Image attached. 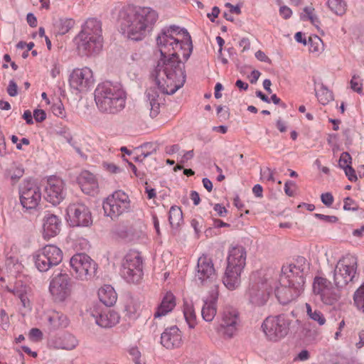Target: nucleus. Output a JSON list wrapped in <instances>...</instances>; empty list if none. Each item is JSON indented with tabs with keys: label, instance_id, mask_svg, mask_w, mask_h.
<instances>
[{
	"label": "nucleus",
	"instance_id": "f257e3e1",
	"mask_svg": "<svg viewBox=\"0 0 364 364\" xmlns=\"http://www.w3.org/2000/svg\"><path fill=\"white\" fill-rule=\"evenodd\" d=\"M181 31L179 26L173 25L162 28L156 37L161 56L168 59H161L151 72V77L161 94L155 87H149L146 91V103L152 118L160 112V107L164 101L162 95H173L182 86L180 82L182 68L178 55L182 50V41L175 37Z\"/></svg>",
	"mask_w": 364,
	"mask_h": 364
},
{
	"label": "nucleus",
	"instance_id": "f03ea898",
	"mask_svg": "<svg viewBox=\"0 0 364 364\" xmlns=\"http://www.w3.org/2000/svg\"><path fill=\"white\" fill-rule=\"evenodd\" d=\"M158 13L150 7L128 9L120 13L119 29L131 40H143L157 21Z\"/></svg>",
	"mask_w": 364,
	"mask_h": 364
},
{
	"label": "nucleus",
	"instance_id": "7ed1b4c3",
	"mask_svg": "<svg viewBox=\"0 0 364 364\" xmlns=\"http://www.w3.org/2000/svg\"><path fill=\"white\" fill-rule=\"evenodd\" d=\"M277 280V279H274ZM277 281H276V284ZM305 277L304 270L296 264L283 267L279 286H275V295L283 305L296 300L304 291Z\"/></svg>",
	"mask_w": 364,
	"mask_h": 364
},
{
	"label": "nucleus",
	"instance_id": "20e7f679",
	"mask_svg": "<svg viewBox=\"0 0 364 364\" xmlns=\"http://www.w3.org/2000/svg\"><path fill=\"white\" fill-rule=\"evenodd\" d=\"M127 95L119 82L105 81L95 90V102L98 110L105 114H115L125 107Z\"/></svg>",
	"mask_w": 364,
	"mask_h": 364
},
{
	"label": "nucleus",
	"instance_id": "39448f33",
	"mask_svg": "<svg viewBox=\"0 0 364 364\" xmlns=\"http://www.w3.org/2000/svg\"><path fill=\"white\" fill-rule=\"evenodd\" d=\"M246 257L245 249L242 246L233 247L230 250L223 279L224 285L229 290H234L240 285V276L246 264Z\"/></svg>",
	"mask_w": 364,
	"mask_h": 364
},
{
	"label": "nucleus",
	"instance_id": "423d86ee",
	"mask_svg": "<svg viewBox=\"0 0 364 364\" xmlns=\"http://www.w3.org/2000/svg\"><path fill=\"white\" fill-rule=\"evenodd\" d=\"M120 275L128 283L136 284L142 279L143 259L137 251L127 252L121 262Z\"/></svg>",
	"mask_w": 364,
	"mask_h": 364
},
{
	"label": "nucleus",
	"instance_id": "0eeeda50",
	"mask_svg": "<svg viewBox=\"0 0 364 364\" xmlns=\"http://www.w3.org/2000/svg\"><path fill=\"white\" fill-rule=\"evenodd\" d=\"M71 274L77 280L87 282L96 277L97 264L87 255L77 253L70 259Z\"/></svg>",
	"mask_w": 364,
	"mask_h": 364
},
{
	"label": "nucleus",
	"instance_id": "6e6552de",
	"mask_svg": "<svg viewBox=\"0 0 364 364\" xmlns=\"http://www.w3.org/2000/svg\"><path fill=\"white\" fill-rule=\"evenodd\" d=\"M358 261L356 257L346 255L337 262L333 274L336 287L343 288L351 282L355 274Z\"/></svg>",
	"mask_w": 364,
	"mask_h": 364
},
{
	"label": "nucleus",
	"instance_id": "1a4fd4ad",
	"mask_svg": "<svg viewBox=\"0 0 364 364\" xmlns=\"http://www.w3.org/2000/svg\"><path fill=\"white\" fill-rule=\"evenodd\" d=\"M62 250L54 245H47L33 255L36 267L41 272L48 271L63 260Z\"/></svg>",
	"mask_w": 364,
	"mask_h": 364
},
{
	"label": "nucleus",
	"instance_id": "9d476101",
	"mask_svg": "<svg viewBox=\"0 0 364 364\" xmlns=\"http://www.w3.org/2000/svg\"><path fill=\"white\" fill-rule=\"evenodd\" d=\"M275 286L276 280L272 277L265 278L260 282L252 285L246 294L249 303L255 307H261L265 305Z\"/></svg>",
	"mask_w": 364,
	"mask_h": 364
},
{
	"label": "nucleus",
	"instance_id": "9b49d317",
	"mask_svg": "<svg viewBox=\"0 0 364 364\" xmlns=\"http://www.w3.org/2000/svg\"><path fill=\"white\" fill-rule=\"evenodd\" d=\"M289 326L290 320L282 314L266 318L262 328L269 341H277L288 334Z\"/></svg>",
	"mask_w": 364,
	"mask_h": 364
},
{
	"label": "nucleus",
	"instance_id": "f8f14e48",
	"mask_svg": "<svg viewBox=\"0 0 364 364\" xmlns=\"http://www.w3.org/2000/svg\"><path fill=\"white\" fill-rule=\"evenodd\" d=\"M73 282L66 273L55 275L49 284V292L54 301L62 303L67 301L72 294Z\"/></svg>",
	"mask_w": 364,
	"mask_h": 364
},
{
	"label": "nucleus",
	"instance_id": "ddd939ff",
	"mask_svg": "<svg viewBox=\"0 0 364 364\" xmlns=\"http://www.w3.org/2000/svg\"><path fill=\"white\" fill-rule=\"evenodd\" d=\"M131 201L127 193L122 191H114L103 203L105 214L111 218H117L130 209Z\"/></svg>",
	"mask_w": 364,
	"mask_h": 364
},
{
	"label": "nucleus",
	"instance_id": "4468645a",
	"mask_svg": "<svg viewBox=\"0 0 364 364\" xmlns=\"http://www.w3.org/2000/svg\"><path fill=\"white\" fill-rule=\"evenodd\" d=\"M41 188L32 180H24L19 186L21 205L27 210L36 209L41 201Z\"/></svg>",
	"mask_w": 364,
	"mask_h": 364
},
{
	"label": "nucleus",
	"instance_id": "2eb2a0df",
	"mask_svg": "<svg viewBox=\"0 0 364 364\" xmlns=\"http://www.w3.org/2000/svg\"><path fill=\"white\" fill-rule=\"evenodd\" d=\"M340 289L334 288L329 280L321 277H316L313 284L314 293L326 305H333L339 300Z\"/></svg>",
	"mask_w": 364,
	"mask_h": 364
},
{
	"label": "nucleus",
	"instance_id": "dca6fc26",
	"mask_svg": "<svg viewBox=\"0 0 364 364\" xmlns=\"http://www.w3.org/2000/svg\"><path fill=\"white\" fill-rule=\"evenodd\" d=\"M68 223L73 227H88L92 224V213L82 203L70 204L67 208Z\"/></svg>",
	"mask_w": 364,
	"mask_h": 364
},
{
	"label": "nucleus",
	"instance_id": "f3484780",
	"mask_svg": "<svg viewBox=\"0 0 364 364\" xmlns=\"http://www.w3.org/2000/svg\"><path fill=\"white\" fill-rule=\"evenodd\" d=\"M95 81L93 72L88 67L74 69L69 77L70 87L80 92L90 90L93 87Z\"/></svg>",
	"mask_w": 364,
	"mask_h": 364
},
{
	"label": "nucleus",
	"instance_id": "a211bd4d",
	"mask_svg": "<svg viewBox=\"0 0 364 364\" xmlns=\"http://www.w3.org/2000/svg\"><path fill=\"white\" fill-rule=\"evenodd\" d=\"M239 315L237 311L230 306L225 307L221 314V321L218 332L224 337H233L237 330Z\"/></svg>",
	"mask_w": 364,
	"mask_h": 364
},
{
	"label": "nucleus",
	"instance_id": "6ab92c4d",
	"mask_svg": "<svg viewBox=\"0 0 364 364\" xmlns=\"http://www.w3.org/2000/svg\"><path fill=\"white\" fill-rule=\"evenodd\" d=\"M65 196V185L63 180L56 176L48 178L45 187V198L53 205L60 204Z\"/></svg>",
	"mask_w": 364,
	"mask_h": 364
},
{
	"label": "nucleus",
	"instance_id": "aec40b11",
	"mask_svg": "<svg viewBox=\"0 0 364 364\" xmlns=\"http://www.w3.org/2000/svg\"><path fill=\"white\" fill-rule=\"evenodd\" d=\"M196 276L204 284L209 283L210 288L213 284L218 285L213 261L207 255H202L198 258Z\"/></svg>",
	"mask_w": 364,
	"mask_h": 364
},
{
	"label": "nucleus",
	"instance_id": "412c9836",
	"mask_svg": "<svg viewBox=\"0 0 364 364\" xmlns=\"http://www.w3.org/2000/svg\"><path fill=\"white\" fill-rule=\"evenodd\" d=\"M219 285L213 284L208 294L203 299L201 316L204 321L211 322L217 314V302L219 296Z\"/></svg>",
	"mask_w": 364,
	"mask_h": 364
},
{
	"label": "nucleus",
	"instance_id": "4be33fe9",
	"mask_svg": "<svg viewBox=\"0 0 364 364\" xmlns=\"http://www.w3.org/2000/svg\"><path fill=\"white\" fill-rule=\"evenodd\" d=\"M77 48L82 55L98 53L102 48V36H89L87 38L76 37Z\"/></svg>",
	"mask_w": 364,
	"mask_h": 364
},
{
	"label": "nucleus",
	"instance_id": "5701e85b",
	"mask_svg": "<svg viewBox=\"0 0 364 364\" xmlns=\"http://www.w3.org/2000/svg\"><path fill=\"white\" fill-rule=\"evenodd\" d=\"M181 341L182 335L176 326L166 328L161 336V343L166 348H179Z\"/></svg>",
	"mask_w": 364,
	"mask_h": 364
},
{
	"label": "nucleus",
	"instance_id": "b1692460",
	"mask_svg": "<svg viewBox=\"0 0 364 364\" xmlns=\"http://www.w3.org/2000/svg\"><path fill=\"white\" fill-rule=\"evenodd\" d=\"M97 325L102 328H112L119 321V314L112 310L106 309L97 314L91 313Z\"/></svg>",
	"mask_w": 364,
	"mask_h": 364
},
{
	"label": "nucleus",
	"instance_id": "393cba45",
	"mask_svg": "<svg viewBox=\"0 0 364 364\" xmlns=\"http://www.w3.org/2000/svg\"><path fill=\"white\" fill-rule=\"evenodd\" d=\"M61 221L55 215L48 213L43 218L44 237L50 238L56 236L60 231Z\"/></svg>",
	"mask_w": 364,
	"mask_h": 364
},
{
	"label": "nucleus",
	"instance_id": "a878e982",
	"mask_svg": "<svg viewBox=\"0 0 364 364\" xmlns=\"http://www.w3.org/2000/svg\"><path fill=\"white\" fill-rule=\"evenodd\" d=\"M46 319L49 327L53 330L65 328L70 324V320L65 314L55 310L48 312Z\"/></svg>",
	"mask_w": 364,
	"mask_h": 364
},
{
	"label": "nucleus",
	"instance_id": "bb28decb",
	"mask_svg": "<svg viewBox=\"0 0 364 364\" xmlns=\"http://www.w3.org/2000/svg\"><path fill=\"white\" fill-rule=\"evenodd\" d=\"M176 297L171 291L166 292L162 298L160 304L157 306L156 310L154 314L155 318H161L165 316L176 306Z\"/></svg>",
	"mask_w": 364,
	"mask_h": 364
},
{
	"label": "nucleus",
	"instance_id": "cd10ccee",
	"mask_svg": "<svg viewBox=\"0 0 364 364\" xmlns=\"http://www.w3.org/2000/svg\"><path fill=\"white\" fill-rule=\"evenodd\" d=\"M81 190L90 194L97 188V182L95 176L87 171H82L77 178Z\"/></svg>",
	"mask_w": 364,
	"mask_h": 364
},
{
	"label": "nucleus",
	"instance_id": "c85d7f7f",
	"mask_svg": "<svg viewBox=\"0 0 364 364\" xmlns=\"http://www.w3.org/2000/svg\"><path fill=\"white\" fill-rule=\"evenodd\" d=\"M77 36L79 38H84V39L89 36H102L100 21L96 18L87 19Z\"/></svg>",
	"mask_w": 364,
	"mask_h": 364
},
{
	"label": "nucleus",
	"instance_id": "c756f323",
	"mask_svg": "<svg viewBox=\"0 0 364 364\" xmlns=\"http://www.w3.org/2000/svg\"><path fill=\"white\" fill-rule=\"evenodd\" d=\"M78 340L70 333H65L53 341V346L58 349L71 350L78 346Z\"/></svg>",
	"mask_w": 364,
	"mask_h": 364
},
{
	"label": "nucleus",
	"instance_id": "7c9ffc66",
	"mask_svg": "<svg viewBox=\"0 0 364 364\" xmlns=\"http://www.w3.org/2000/svg\"><path fill=\"white\" fill-rule=\"evenodd\" d=\"M100 301L107 306L114 305L117 299L114 288L110 285H104L98 290Z\"/></svg>",
	"mask_w": 364,
	"mask_h": 364
},
{
	"label": "nucleus",
	"instance_id": "2f4dec72",
	"mask_svg": "<svg viewBox=\"0 0 364 364\" xmlns=\"http://www.w3.org/2000/svg\"><path fill=\"white\" fill-rule=\"evenodd\" d=\"M183 317L190 328H194L197 325V318L191 302L183 303Z\"/></svg>",
	"mask_w": 364,
	"mask_h": 364
},
{
	"label": "nucleus",
	"instance_id": "473e14b6",
	"mask_svg": "<svg viewBox=\"0 0 364 364\" xmlns=\"http://www.w3.org/2000/svg\"><path fill=\"white\" fill-rule=\"evenodd\" d=\"M168 221L172 228L177 229L182 221V210L178 206H171L168 213Z\"/></svg>",
	"mask_w": 364,
	"mask_h": 364
},
{
	"label": "nucleus",
	"instance_id": "72a5a7b5",
	"mask_svg": "<svg viewBox=\"0 0 364 364\" xmlns=\"http://www.w3.org/2000/svg\"><path fill=\"white\" fill-rule=\"evenodd\" d=\"M301 18L303 21H309L316 28H318L320 25V21L315 13V9L311 6L304 8L301 14Z\"/></svg>",
	"mask_w": 364,
	"mask_h": 364
},
{
	"label": "nucleus",
	"instance_id": "f704fd0d",
	"mask_svg": "<svg viewBox=\"0 0 364 364\" xmlns=\"http://www.w3.org/2000/svg\"><path fill=\"white\" fill-rule=\"evenodd\" d=\"M74 22L70 18L60 19L54 24L55 30L59 35L67 33L73 26Z\"/></svg>",
	"mask_w": 364,
	"mask_h": 364
},
{
	"label": "nucleus",
	"instance_id": "c9c22d12",
	"mask_svg": "<svg viewBox=\"0 0 364 364\" xmlns=\"http://www.w3.org/2000/svg\"><path fill=\"white\" fill-rule=\"evenodd\" d=\"M306 314L308 316L315 322H317L320 326L325 324L326 320L323 314L318 310H313L311 305L308 303L305 304Z\"/></svg>",
	"mask_w": 364,
	"mask_h": 364
},
{
	"label": "nucleus",
	"instance_id": "e433bc0d",
	"mask_svg": "<svg viewBox=\"0 0 364 364\" xmlns=\"http://www.w3.org/2000/svg\"><path fill=\"white\" fill-rule=\"evenodd\" d=\"M328 8L337 15H343L346 11V4L344 0H328Z\"/></svg>",
	"mask_w": 364,
	"mask_h": 364
},
{
	"label": "nucleus",
	"instance_id": "4c0bfd02",
	"mask_svg": "<svg viewBox=\"0 0 364 364\" xmlns=\"http://www.w3.org/2000/svg\"><path fill=\"white\" fill-rule=\"evenodd\" d=\"M183 58L187 60L193 52V43L191 37L187 30L183 28Z\"/></svg>",
	"mask_w": 364,
	"mask_h": 364
},
{
	"label": "nucleus",
	"instance_id": "58836bf2",
	"mask_svg": "<svg viewBox=\"0 0 364 364\" xmlns=\"http://www.w3.org/2000/svg\"><path fill=\"white\" fill-rule=\"evenodd\" d=\"M316 97L318 102L322 105H327L333 100V95L331 91L325 87H321L316 92Z\"/></svg>",
	"mask_w": 364,
	"mask_h": 364
},
{
	"label": "nucleus",
	"instance_id": "ea45409f",
	"mask_svg": "<svg viewBox=\"0 0 364 364\" xmlns=\"http://www.w3.org/2000/svg\"><path fill=\"white\" fill-rule=\"evenodd\" d=\"M309 51L311 53H320L323 50L322 40L317 36L309 38Z\"/></svg>",
	"mask_w": 364,
	"mask_h": 364
},
{
	"label": "nucleus",
	"instance_id": "a19ab883",
	"mask_svg": "<svg viewBox=\"0 0 364 364\" xmlns=\"http://www.w3.org/2000/svg\"><path fill=\"white\" fill-rule=\"evenodd\" d=\"M353 301L356 307L364 312V283L355 292Z\"/></svg>",
	"mask_w": 364,
	"mask_h": 364
},
{
	"label": "nucleus",
	"instance_id": "79ce46f5",
	"mask_svg": "<svg viewBox=\"0 0 364 364\" xmlns=\"http://www.w3.org/2000/svg\"><path fill=\"white\" fill-rule=\"evenodd\" d=\"M339 166L341 168H346L351 166V156L348 152H343L341 154L339 161Z\"/></svg>",
	"mask_w": 364,
	"mask_h": 364
},
{
	"label": "nucleus",
	"instance_id": "37998d69",
	"mask_svg": "<svg viewBox=\"0 0 364 364\" xmlns=\"http://www.w3.org/2000/svg\"><path fill=\"white\" fill-rule=\"evenodd\" d=\"M343 208L346 210H357L358 205L353 199L348 197L344 200Z\"/></svg>",
	"mask_w": 364,
	"mask_h": 364
},
{
	"label": "nucleus",
	"instance_id": "c03bdc74",
	"mask_svg": "<svg viewBox=\"0 0 364 364\" xmlns=\"http://www.w3.org/2000/svg\"><path fill=\"white\" fill-rule=\"evenodd\" d=\"M350 83L351 89L354 91L357 92H360L362 91L361 80L358 76H353Z\"/></svg>",
	"mask_w": 364,
	"mask_h": 364
},
{
	"label": "nucleus",
	"instance_id": "a18cd8bd",
	"mask_svg": "<svg viewBox=\"0 0 364 364\" xmlns=\"http://www.w3.org/2000/svg\"><path fill=\"white\" fill-rule=\"evenodd\" d=\"M53 113L60 117H63L65 116V109L63 104L61 102H58L55 104L52 107Z\"/></svg>",
	"mask_w": 364,
	"mask_h": 364
},
{
	"label": "nucleus",
	"instance_id": "49530a36",
	"mask_svg": "<svg viewBox=\"0 0 364 364\" xmlns=\"http://www.w3.org/2000/svg\"><path fill=\"white\" fill-rule=\"evenodd\" d=\"M321 199L322 203L327 207H330L334 201L333 195L328 192L322 193L321 196Z\"/></svg>",
	"mask_w": 364,
	"mask_h": 364
},
{
	"label": "nucleus",
	"instance_id": "de8ad7c7",
	"mask_svg": "<svg viewBox=\"0 0 364 364\" xmlns=\"http://www.w3.org/2000/svg\"><path fill=\"white\" fill-rule=\"evenodd\" d=\"M296 185L294 182L288 181L284 184V192L289 196H293L295 192Z\"/></svg>",
	"mask_w": 364,
	"mask_h": 364
},
{
	"label": "nucleus",
	"instance_id": "09e8293b",
	"mask_svg": "<svg viewBox=\"0 0 364 364\" xmlns=\"http://www.w3.org/2000/svg\"><path fill=\"white\" fill-rule=\"evenodd\" d=\"M315 217L321 220L330 223H335L338 221V218L334 215H326L323 214L316 213Z\"/></svg>",
	"mask_w": 364,
	"mask_h": 364
},
{
	"label": "nucleus",
	"instance_id": "8fccbe9b",
	"mask_svg": "<svg viewBox=\"0 0 364 364\" xmlns=\"http://www.w3.org/2000/svg\"><path fill=\"white\" fill-rule=\"evenodd\" d=\"M279 12L284 19H289L292 16V10L287 6H280Z\"/></svg>",
	"mask_w": 364,
	"mask_h": 364
},
{
	"label": "nucleus",
	"instance_id": "3c124183",
	"mask_svg": "<svg viewBox=\"0 0 364 364\" xmlns=\"http://www.w3.org/2000/svg\"><path fill=\"white\" fill-rule=\"evenodd\" d=\"M213 210L215 212V215L219 217H224L228 213V210L225 206L219 203L214 204Z\"/></svg>",
	"mask_w": 364,
	"mask_h": 364
},
{
	"label": "nucleus",
	"instance_id": "603ef678",
	"mask_svg": "<svg viewBox=\"0 0 364 364\" xmlns=\"http://www.w3.org/2000/svg\"><path fill=\"white\" fill-rule=\"evenodd\" d=\"M33 117L37 122H42L46 118V112L43 109H35L33 111Z\"/></svg>",
	"mask_w": 364,
	"mask_h": 364
},
{
	"label": "nucleus",
	"instance_id": "864d4df0",
	"mask_svg": "<svg viewBox=\"0 0 364 364\" xmlns=\"http://www.w3.org/2000/svg\"><path fill=\"white\" fill-rule=\"evenodd\" d=\"M8 94L11 97H15L18 94V87L14 80H10L7 88Z\"/></svg>",
	"mask_w": 364,
	"mask_h": 364
},
{
	"label": "nucleus",
	"instance_id": "5fc2aeb1",
	"mask_svg": "<svg viewBox=\"0 0 364 364\" xmlns=\"http://www.w3.org/2000/svg\"><path fill=\"white\" fill-rule=\"evenodd\" d=\"M345 173L348 179L351 181H354L357 179V176L355 170L350 166L343 168Z\"/></svg>",
	"mask_w": 364,
	"mask_h": 364
},
{
	"label": "nucleus",
	"instance_id": "6e6d98bb",
	"mask_svg": "<svg viewBox=\"0 0 364 364\" xmlns=\"http://www.w3.org/2000/svg\"><path fill=\"white\" fill-rule=\"evenodd\" d=\"M104 166L105 168L112 173H119L122 170L121 168L115 165L114 164H105Z\"/></svg>",
	"mask_w": 364,
	"mask_h": 364
},
{
	"label": "nucleus",
	"instance_id": "4d7b16f0",
	"mask_svg": "<svg viewBox=\"0 0 364 364\" xmlns=\"http://www.w3.org/2000/svg\"><path fill=\"white\" fill-rule=\"evenodd\" d=\"M239 46L242 48V52H245L250 49V42L248 38H243L239 42Z\"/></svg>",
	"mask_w": 364,
	"mask_h": 364
},
{
	"label": "nucleus",
	"instance_id": "13d9d810",
	"mask_svg": "<svg viewBox=\"0 0 364 364\" xmlns=\"http://www.w3.org/2000/svg\"><path fill=\"white\" fill-rule=\"evenodd\" d=\"M254 195L257 198H262L263 196V188L259 184H256L252 188Z\"/></svg>",
	"mask_w": 364,
	"mask_h": 364
},
{
	"label": "nucleus",
	"instance_id": "bf43d9fd",
	"mask_svg": "<svg viewBox=\"0 0 364 364\" xmlns=\"http://www.w3.org/2000/svg\"><path fill=\"white\" fill-rule=\"evenodd\" d=\"M255 57L257 58V60H259L262 62H269V58L262 50L257 51L255 53Z\"/></svg>",
	"mask_w": 364,
	"mask_h": 364
},
{
	"label": "nucleus",
	"instance_id": "052dcab7",
	"mask_svg": "<svg viewBox=\"0 0 364 364\" xmlns=\"http://www.w3.org/2000/svg\"><path fill=\"white\" fill-rule=\"evenodd\" d=\"M26 20H27L28 23L31 27L36 26L37 19H36V16L33 14H31V13L28 14H27V17H26Z\"/></svg>",
	"mask_w": 364,
	"mask_h": 364
},
{
	"label": "nucleus",
	"instance_id": "680f3d73",
	"mask_svg": "<svg viewBox=\"0 0 364 364\" xmlns=\"http://www.w3.org/2000/svg\"><path fill=\"white\" fill-rule=\"evenodd\" d=\"M220 14V9L217 6H214L212 9L211 14H208V16L210 19L211 21H214L215 18H216Z\"/></svg>",
	"mask_w": 364,
	"mask_h": 364
},
{
	"label": "nucleus",
	"instance_id": "e2e57ef3",
	"mask_svg": "<svg viewBox=\"0 0 364 364\" xmlns=\"http://www.w3.org/2000/svg\"><path fill=\"white\" fill-rule=\"evenodd\" d=\"M225 7L230 9V11L232 14H236L237 15L241 14L240 8L238 6H233L230 3H226L225 4Z\"/></svg>",
	"mask_w": 364,
	"mask_h": 364
},
{
	"label": "nucleus",
	"instance_id": "0e129e2a",
	"mask_svg": "<svg viewBox=\"0 0 364 364\" xmlns=\"http://www.w3.org/2000/svg\"><path fill=\"white\" fill-rule=\"evenodd\" d=\"M23 118L26 120L28 124H33V117L31 112L29 110H26L23 112Z\"/></svg>",
	"mask_w": 364,
	"mask_h": 364
},
{
	"label": "nucleus",
	"instance_id": "69168bd1",
	"mask_svg": "<svg viewBox=\"0 0 364 364\" xmlns=\"http://www.w3.org/2000/svg\"><path fill=\"white\" fill-rule=\"evenodd\" d=\"M191 199L193 200V204L197 205L200 203V199L199 194L196 191H191L190 195Z\"/></svg>",
	"mask_w": 364,
	"mask_h": 364
},
{
	"label": "nucleus",
	"instance_id": "338daca9",
	"mask_svg": "<svg viewBox=\"0 0 364 364\" xmlns=\"http://www.w3.org/2000/svg\"><path fill=\"white\" fill-rule=\"evenodd\" d=\"M353 235L357 237H363L364 236V225L360 228L355 229L353 231Z\"/></svg>",
	"mask_w": 364,
	"mask_h": 364
},
{
	"label": "nucleus",
	"instance_id": "774afa93",
	"mask_svg": "<svg viewBox=\"0 0 364 364\" xmlns=\"http://www.w3.org/2000/svg\"><path fill=\"white\" fill-rule=\"evenodd\" d=\"M359 341L356 343V346L358 348L364 346V331H360L358 334Z\"/></svg>",
	"mask_w": 364,
	"mask_h": 364
}]
</instances>
